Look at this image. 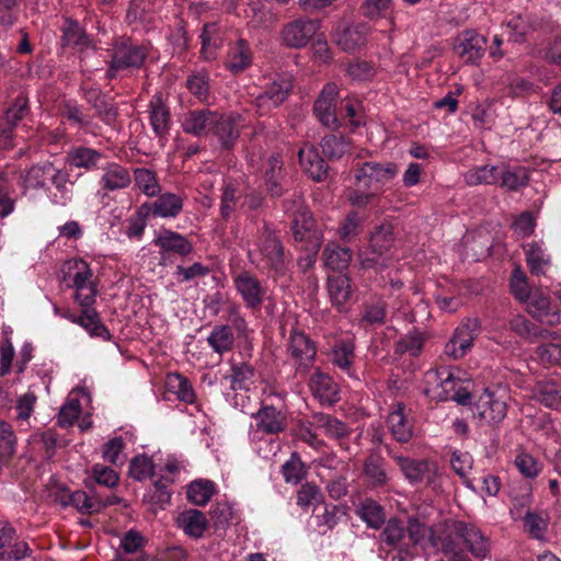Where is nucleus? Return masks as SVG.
<instances>
[{
	"instance_id": "obj_38",
	"label": "nucleus",
	"mask_w": 561,
	"mask_h": 561,
	"mask_svg": "<svg viewBox=\"0 0 561 561\" xmlns=\"http://www.w3.org/2000/svg\"><path fill=\"white\" fill-rule=\"evenodd\" d=\"M324 265L332 271L346 270L352 261L350 248L341 247L336 242H329L323 250Z\"/></svg>"
},
{
	"instance_id": "obj_32",
	"label": "nucleus",
	"mask_w": 561,
	"mask_h": 561,
	"mask_svg": "<svg viewBox=\"0 0 561 561\" xmlns=\"http://www.w3.org/2000/svg\"><path fill=\"white\" fill-rule=\"evenodd\" d=\"M176 522L187 536L195 539L202 538L209 525L205 514L194 508L182 512Z\"/></svg>"
},
{
	"instance_id": "obj_23",
	"label": "nucleus",
	"mask_w": 561,
	"mask_h": 561,
	"mask_svg": "<svg viewBox=\"0 0 561 561\" xmlns=\"http://www.w3.org/2000/svg\"><path fill=\"white\" fill-rule=\"evenodd\" d=\"M150 126L158 138L169 135L172 124L170 107L162 92H157L148 104Z\"/></svg>"
},
{
	"instance_id": "obj_34",
	"label": "nucleus",
	"mask_w": 561,
	"mask_h": 561,
	"mask_svg": "<svg viewBox=\"0 0 561 561\" xmlns=\"http://www.w3.org/2000/svg\"><path fill=\"white\" fill-rule=\"evenodd\" d=\"M201 56L206 60L216 58V51L224 44L220 27L217 22H207L203 25L201 33Z\"/></svg>"
},
{
	"instance_id": "obj_47",
	"label": "nucleus",
	"mask_w": 561,
	"mask_h": 561,
	"mask_svg": "<svg viewBox=\"0 0 561 561\" xmlns=\"http://www.w3.org/2000/svg\"><path fill=\"white\" fill-rule=\"evenodd\" d=\"M183 207V202L180 196L165 193L160 195L151 206L153 216L159 217H175Z\"/></svg>"
},
{
	"instance_id": "obj_20",
	"label": "nucleus",
	"mask_w": 561,
	"mask_h": 561,
	"mask_svg": "<svg viewBox=\"0 0 561 561\" xmlns=\"http://www.w3.org/2000/svg\"><path fill=\"white\" fill-rule=\"evenodd\" d=\"M454 49L467 64H477L485 53L486 38L473 30H465L457 36Z\"/></svg>"
},
{
	"instance_id": "obj_15",
	"label": "nucleus",
	"mask_w": 561,
	"mask_h": 561,
	"mask_svg": "<svg viewBox=\"0 0 561 561\" xmlns=\"http://www.w3.org/2000/svg\"><path fill=\"white\" fill-rule=\"evenodd\" d=\"M337 87L327 83L313 104V114L318 121L330 129H337L341 123L336 115Z\"/></svg>"
},
{
	"instance_id": "obj_21",
	"label": "nucleus",
	"mask_w": 561,
	"mask_h": 561,
	"mask_svg": "<svg viewBox=\"0 0 561 561\" xmlns=\"http://www.w3.org/2000/svg\"><path fill=\"white\" fill-rule=\"evenodd\" d=\"M233 284L247 308L259 309L261 307L265 289L256 276L249 271H242L233 278Z\"/></svg>"
},
{
	"instance_id": "obj_60",
	"label": "nucleus",
	"mask_w": 561,
	"mask_h": 561,
	"mask_svg": "<svg viewBox=\"0 0 561 561\" xmlns=\"http://www.w3.org/2000/svg\"><path fill=\"white\" fill-rule=\"evenodd\" d=\"M68 265H69V271L71 270H75L76 273L73 275V284L72 286L76 288L77 293H82L84 294L83 291L87 289L89 291V288L90 286H94L96 288V286L89 282L90 278L92 277V272H91V268L89 266V264L84 261V260H75V261H70L68 262Z\"/></svg>"
},
{
	"instance_id": "obj_18",
	"label": "nucleus",
	"mask_w": 561,
	"mask_h": 561,
	"mask_svg": "<svg viewBox=\"0 0 561 561\" xmlns=\"http://www.w3.org/2000/svg\"><path fill=\"white\" fill-rule=\"evenodd\" d=\"M263 184L271 198H279L286 194L284 162L279 153L270 156L263 165Z\"/></svg>"
},
{
	"instance_id": "obj_52",
	"label": "nucleus",
	"mask_w": 561,
	"mask_h": 561,
	"mask_svg": "<svg viewBox=\"0 0 561 561\" xmlns=\"http://www.w3.org/2000/svg\"><path fill=\"white\" fill-rule=\"evenodd\" d=\"M468 185L496 184L500 180V168L496 165H482L469 170L465 175Z\"/></svg>"
},
{
	"instance_id": "obj_26",
	"label": "nucleus",
	"mask_w": 561,
	"mask_h": 561,
	"mask_svg": "<svg viewBox=\"0 0 561 561\" xmlns=\"http://www.w3.org/2000/svg\"><path fill=\"white\" fill-rule=\"evenodd\" d=\"M310 389L322 404L332 405L340 400L339 386L333 378L317 369L310 378Z\"/></svg>"
},
{
	"instance_id": "obj_17",
	"label": "nucleus",
	"mask_w": 561,
	"mask_h": 561,
	"mask_svg": "<svg viewBox=\"0 0 561 561\" xmlns=\"http://www.w3.org/2000/svg\"><path fill=\"white\" fill-rule=\"evenodd\" d=\"M218 114L219 111L207 107L190 110L183 115L181 127L187 135L198 138L209 137Z\"/></svg>"
},
{
	"instance_id": "obj_57",
	"label": "nucleus",
	"mask_w": 561,
	"mask_h": 561,
	"mask_svg": "<svg viewBox=\"0 0 561 561\" xmlns=\"http://www.w3.org/2000/svg\"><path fill=\"white\" fill-rule=\"evenodd\" d=\"M187 90L202 103H206L210 96L209 76L199 71L187 77L185 83Z\"/></svg>"
},
{
	"instance_id": "obj_39",
	"label": "nucleus",
	"mask_w": 561,
	"mask_h": 561,
	"mask_svg": "<svg viewBox=\"0 0 561 561\" xmlns=\"http://www.w3.org/2000/svg\"><path fill=\"white\" fill-rule=\"evenodd\" d=\"M54 170V163L46 161L42 164H33L21 175V187L23 193L27 190H41L46 185V175Z\"/></svg>"
},
{
	"instance_id": "obj_64",
	"label": "nucleus",
	"mask_w": 561,
	"mask_h": 561,
	"mask_svg": "<svg viewBox=\"0 0 561 561\" xmlns=\"http://www.w3.org/2000/svg\"><path fill=\"white\" fill-rule=\"evenodd\" d=\"M153 469L154 466L151 458L146 455H138L131 459L128 473L135 480L142 481L153 477Z\"/></svg>"
},
{
	"instance_id": "obj_49",
	"label": "nucleus",
	"mask_w": 561,
	"mask_h": 561,
	"mask_svg": "<svg viewBox=\"0 0 561 561\" xmlns=\"http://www.w3.org/2000/svg\"><path fill=\"white\" fill-rule=\"evenodd\" d=\"M167 387L179 400L185 403H193L195 401L194 389L185 376L179 373L169 374L167 377Z\"/></svg>"
},
{
	"instance_id": "obj_8",
	"label": "nucleus",
	"mask_w": 561,
	"mask_h": 561,
	"mask_svg": "<svg viewBox=\"0 0 561 561\" xmlns=\"http://www.w3.org/2000/svg\"><path fill=\"white\" fill-rule=\"evenodd\" d=\"M507 413V405L504 400L489 389H485L472 405V414L480 425H497Z\"/></svg>"
},
{
	"instance_id": "obj_36",
	"label": "nucleus",
	"mask_w": 561,
	"mask_h": 561,
	"mask_svg": "<svg viewBox=\"0 0 561 561\" xmlns=\"http://www.w3.org/2000/svg\"><path fill=\"white\" fill-rule=\"evenodd\" d=\"M368 27L366 24H353L336 35V44L345 51H353L365 45Z\"/></svg>"
},
{
	"instance_id": "obj_53",
	"label": "nucleus",
	"mask_w": 561,
	"mask_h": 561,
	"mask_svg": "<svg viewBox=\"0 0 561 561\" xmlns=\"http://www.w3.org/2000/svg\"><path fill=\"white\" fill-rule=\"evenodd\" d=\"M282 473L286 482L294 484L306 478L308 469L297 451H293L290 458L282 466Z\"/></svg>"
},
{
	"instance_id": "obj_41",
	"label": "nucleus",
	"mask_w": 561,
	"mask_h": 561,
	"mask_svg": "<svg viewBox=\"0 0 561 561\" xmlns=\"http://www.w3.org/2000/svg\"><path fill=\"white\" fill-rule=\"evenodd\" d=\"M228 378L232 390H249L255 382V368L247 362L232 363Z\"/></svg>"
},
{
	"instance_id": "obj_30",
	"label": "nucleus",
	"mask_w": 561,
	"mask_h": 561,
	"mask_svg": "<svg viewBox=\"0 0 561 561\" xmlns=\"http://www.w3.org/2000/svg\"><path fill=\"white\" fill-rule=\"evenodd\" d=\"M257 420L256 427L268 435L283 432L286 428V416L273 405H263L255 414Z\"/></svg>"
},
{
	"instance_id": "obj_16",
	"label": "nucleus",
	"mask_w": 561,
	"mask_h": 561,
	"mask_svg": "<svg viewBox=\"0 0 561 561\" xmlns=\"http://www.w3.org/2000/svg\"><path fill=\"white\" fill-rule=\"evenodd\" d=\"M290 229L296 242H305L306 244L313 245V249L321 244L322 234L317 228L316 219L307 207L300 206L297 209L294 214Z\"/></svg>"
},
{
	"instance_id": "obj_7",
	"label": "nucleus",
	"mask_w": 561,
	"mask_h": 561,
	"mask_svg": "<svg viewBox=\"0 0 561 561\" xmlns=\"http://www.w3.org/2000/svg\"><path fill=\"white\" fill-rule=\"evenodd\" d=\"M96 295L98 289L94 286H90L87 294L78 293L75 295V299L82 307V310L81 314L78 318H73L72 321L84 328L91 336L110 341L112 335L108 329L101 321L99 312L92 308Z\"/></svg>"
},
{
	"instance_id": "obj_42",
	"label": "nucleus",
	"mask_w": 561,
	"mask_h": 561,
	"mask_svg": "<svg viewBox=\"0 0 561 561\" xmlns=\"http://www.w3.org/2000/svg\"><path fill=\"white\" fill-rule=\"evenodd\" d=\"M328 290L333 306L343 310L352 295L351 280L345 275L329 277Z\"/></svg>"
},
{
	"instance_id": "obj_40",
	"label": "nucleus",
	"mask_w": 561,
	"mask_h": 561,
	"mask_svg": "<svg viewBox=\"0 0 561 561\" xmlns=\"http://www.w3.org/2000/svg\"><path fill=\"white\" fill-rule=\"evenodd\" d=\"M234 342V334L228 324L215 325L207 337L208 345L219 355L232 351Z\"/></svg>"
},
{
	"instance_id": "obj_58",
	"label": "nucleus",
	"mask_w": 561,
	"mask_h": 561,
	"mask_svg": "<svg viewBox=\"0 0 561 561\" xmlns=\"http://www.w3.org/2000/svg\"><path fill=\"white\" fill-rule=\"evenodd\" d=\"M16 436L5 421L0 420V462L8 463L15 453Z\"/></svg>"
},
{
	"instance_id": "obj_19",
	"label": "nucleus",
	"mask_w": 561,
	"mask_h": 561,
	"mask_svg": "<svg viewBox=\"0 0 561 561\" xmlns=\"http://www.w3.org/2000/svg\"><path fill=\"white\" fill-rule=\"evenodd\" d=\"M319 20L298 19L287 23L282 31L283 43L287 47L301 48L316 35Z\"/></svg>"
},
{
	"instance_id": "obj_6",
	"label": "nucleus",
	"mask_w": 561,
	"mask_h": 561,
	"mask_svg": "<svg viewBox=\"0 0 561 561\" xmlns=\"http://www.w3.org/2000/svg\"><path fill=\"white\" fill-rule=\"evenodd\" d=\"M460 519L446 518L437 524H425V545L428 543L437 552L449 554L458 548L456 539L460 538Z\"/></svg>"
},
{
	"instance_id": "obj_22",
	"label": "nucleus",
	"mask_w": 561,
	"mask_h": 561,
	"mask_svg": "<svg viewBox=\"0 0 561 561\" xmlns=\"http://www.w3.org/2000/svg\"><path fill=\"white\" fill-rule=\"evenodd\" d=\"M299 163L304 172L314 182H323L329 176L330 167L316 146L306 144L298 151Z\"/></svg>"
},
{
	"instance_id": "obj_46",
	"label": "nucleus",
	"mask_w": 561,
	"mask_h": 561,
	"mask_svg": "<svg viewBox=\"0 0 561 561\" xmlns=\"http://www.w3.org/2000/svg\"><path fill=\"white\" fill-rule=\"evenodd\" d=\"M510 329L519 337L534 342L539 337H545L548 333L547 330L533 323L530 320L522 314H516L510 320Z\"/></svg>"
},
{
	"instance_id": "obj_11",
	"label": "nucleus",
	"mask_w": 561,
	"mask_h": 561,
	"mask_svg": "<svg viewBox=\"0 0 561 561\" xmlns=\"http://www.w3.org/2000/svg\"><path fill=\"white\" fill-rule=\"evenodd\" d=\"M291 90V77L278 76L277 79L267 84L265 90L254 100V104L260 112V115L279 107L287 100Z\"/></svg>"
},
{
	"instance_id": "obj_25",
	"label": "nucleus",
	"mask_w": 561,
	"mask_h": 561,
	"mask_svg": "<svg viewBox=\"0 0 561 561\" xmlns=\"http://www.w3.org/2000/svg\"><path fill=\"white\" fill-rule=\"evenodd\" d=\"M468 552L477 559H484L490 553V541L474 524L461 520L460 538Z\"/></svg>"
},
{
	"instance_id": "obj_13",
	"label": "nucleus",
	"mask_w": 561,
	"mask_h": 561,
	"mask_svg": "<svg viewBox=\"0 0 561 561\" xmlns=\"http://www.w3.org/2000/svg\"><path fill=\"white\" fill-rule=\"evenodd\" d=\"M460 385L461 379L455 377L448 368L443 367L426 373V388L424 392L438 401H448Z\"/></svg>"
},
{
	"instance_id": "obj_5",
	"label": "nucleus",
	"mask_w": 561,
	"mask_h": 561,
	"mask_svg": "<svg viewBox=\"0 0 561 561\" xmlns=\"http://www.w3.org/2000/svg\"><path fill=\"white\" fill-rule=\"evenodd\" d=\"M399 172L396 162L379 163L367 161L362 163L355 171V185L365 190H371L377 194L382 187L392 181Z\"/></svg>"
},
{
	"instance_id": "obj_29",
	"label": "nucleus",
	"mask_w": 561,
	"mask_h": 561,
	"mask_svg": "<svg viewBox=\"0 0 561 561\" xmlns=\"http://www.w3.org/2000/svg\"><path fill=\"white\" fill-rule=\"evenodd\" d=\"M104 154L93 148L85 146L72 147L66 153V163L72 168L84 169L85 171L95 170Z\"/></svg>"
},
{
	"instance_id": "obj_27",
	"label": "nucleus",
	"mask_w": 561,
	"mask_h": 561,
	"mask_svg": "<svg viewBox=\"0 0 561 561\" xmlns=\"http://www.w3.org/2000/svg\"><path fill=\"white\" fill-rule=\"evenodd\" d=\"M161 252L186 256L193 252L192 242L183 234L170 229H161L154 239Z\"/></svg>"
},
{
	"instance_id": "obj_10",
	"label": "nucleus",
	"mask_w": 561,
	"mask_h": 561,
	"mask_svg": "<svg viewBox=\"0 0 561 561\" xmlns=\"http://www.w3.org/2000/svg\"><path fill=\"white\" fill-rule=\"evenodd\" d=\"M479 331L480 321L477 318L465 319L445 345V354L453 359L462 358L473 345Z\"/></svg>"
},
{
	"instance_id": "obj_45",
	"label": "nucleus",
	"mask_w": 561,
	"mask_h": 561,
	"mask_svg": "<svg viewBox=\"0 0 561 561\" xmlns=\"http://www.w3.org/2000/svg\"><path fill=\"white\" fill-rule=\"evenodd\" d=\"M61 31L60 44L64 48L85 47L89 45V36L76 20L66 19Z\"/></svg>"
},
{
	"instance_id": "obj_14",
	"label": "nucleus",
	"mask_w": 561,
	"mask_h": 561,
	"mask_svg": "<svg viewBox=\"0 0 561 561\" xmlns=\"http://www.w3.org/2000/svg\"><path fill=\"white\" fill-rule=\"evenodd\" d=\"M216 121L210 136L217 138L221 150L233 149L240 138L242 116L233 112H219Z\"/></svg>"
},
{
	"instance_id": "obj_55",
	"label": "nucleus",
	"mask_w": 561,
	"mask_h": 561,
	"mask_svg": "<svg viewBox=\"0 0 561 561\" xmlns=\"http://www.w3.org/2000/svg\"><path fill=\"white\" fill-rule=\"evenodd\" d=\"M215 493L214 482L208 480L193 481L187 489V500L198 506L206 505Z\"/></svg>"
},
{
	"instance_id": "obj_24",
	"label": "nucleus",
	"mask_w": 561,
	"mask_h": 561,
	"mask_svg": "<svg viewBox=\"0 0 561 561\" xmlns=\"http://www.w3.org/2000/svg\"><path fill=\"white\" fill-rule=\"evenodd\" d=\"M363 476L373 488H382L389 481V463L379 449H370L363 463Z\"/></svg>"
},
{
	"instance_id": "obj_2",
	"label": "nucleus",
	"mask_w": 561,
	"mask_h": 561,
	"mask_svg": "<svg viewBox=\"0 0 561 561\" xmlns=\"http://www.w3.org/2000/svg\"><path fill=\"white\" fill-rule=\"evenodd\" d=\"M150 53L149 42H138L128 36L114 38L108 49L106 79H116L124 71L140 70L145 67Z\"/></svg>"
},
{
	"instance_id": "obj_28",
	"label": "nucleus",
	"mask_w": 561,
	"mask_h": 561,
	"mask_svg": "<svg viewBox=\"0 0 561 561\" xmlns=\"http://www.w3.org/2000/svg\"><path fill=\"white\" fill-rule=\"evenodd\" d=\"M404 410V404L398 403L387 420L391 435L401 444L410 442L414 432L412 420L405 415Z\"/></svg>"
},
{
	"instance_id": "obj_12",
	"label": "nucleus",
	"mask_w": 561,
	"mask_h": 561,
	"mask_svg": "<svg viewBox=\"0 0 561 561\" xmlns=\"http://www.w3.org/2000/svg\"><path fill=\"white\" fill-rule=\"evenodd\" d=\"M82 99L94 110V116L113 126L118 117V106L100 88L81 85Z\"/></svg>"
},
{
	"instance_id": "obj_63",
	"label": "nucleus",
	"mask_w": 561,
	"mask_h": 561,
	"mask_svg": "<svg viewBox=\"0 0 561 561\" xmlns=\"http://www.w3.org/2000/svg\"><path fill=\"white\" fill-rule=\"evenodd\" d=\"M62 114L71 125L77 126L83 130H89L95 126L93 123V116L84 114L81 107L76 103H66Z\"/></svg>"
},
{
	"instance_id": "obj_9",
	"label": "nucleus",
	"mask_w": 561,
	"mask_h": 561,
	"mask_svg": "<svg viewBox=\"0 0 561 561\" xmlns=\"http://www.w3.org/2000/svg\"><path fill=\"white\" fill-rule=\"evenodd\" d=\"M288 352L295 360L296 371L304 375L311 367L317 348L304 331L294 328L289 333Z\"/></svg>"
},
{
	"instance_id": "obj_44",
	"label": "nucleus",
	"mask_w": 561,
	"mask_h": 561,
	"mask_svg": "<svg viewBox=\"0 0 561 561\" xmlns=\"http://www.w3.org/2000/svg\"><path fill=\"white\" fill-rule=\"evenodd\" d=\"M355 358V346L350 341H340L335 343L331 351V362L344 370L348 376L353 375V364Z\"/></svg>"
},
{
	"instance_id": "obj_4",
	"label": "nucleus",
	"mask_w": 561,
	"mask_h": 561,
	"mask_svg": "<svg viewBox=\"0 0 561 561\" xmlns=\"http://www.w3.org/2000/svg\"><path fill=\"white\" fill-rule=\"evenodd\" d=\"M393 244V227L390 222H383L375 227L370 233L367 251L360 254V266L365 270L388 267Z\"/></svg>"
},
{
	"instance_id": "obj_62",
	"label": "nucleus",
	"mask_w": 561,
	"mask_h": 561,
	"mask_svg": "<svg viewBox=\"0 0 561 561\" xmlns=\"http://www.w3.org/2000/svg\"><path fill=\"white\" fill-rule=\"evenodd\" d=\"M134 179L136 185L147 196H154L158 194L160 186L153 171L146 168H137L134 171Z\"/></svg>"
},
{
	"instance_id": "obj_35",
	"label": "nucleus",
	"mask_w": 561,
	"mask_h": 561,
	"mask_svg": "<svg viewBox=\"0 0 561 561\" xmlns=\"http://www.w3.org/2000/svg\"><path fill=\"white\" fill-rule=\"evenodd\" d=\"M252 61L251 48L245 39H239L229 49L225 62L226 68L237 75L244 71Z\"/></svg>"
},
{
	"instance_id": "obj_1",
	"label": "nucleus",
	"mask_w": 561,
	"mask_h": 561,
	"mask_svg": "<svg viewBox=\"0 0 561 561\" xmlns=\"http://www.w3.org/2000/svg\"><path fill=\"white\" fill-rule=\"evenodd\" d=\"M425 523L417 517H408L405 524L398 517H391L379 534V542L382 548L397 551L394 560L411 561L419 557V549L425 551Z\"/></svg>"
},
{
	"instance_id": "obj_50",
	"label": "nucleus",
	"mask_w": 561,
	"mask_h": 561,
	"mask_svg": "<svg viewBox=\"0 0 561 561\" xmlns=\"http://www.w3.org/2000/svg\"><path fill=\"white\" fill-rule=\"evenodd\" d=\"M357 515L374 529L381 528L387 522L383 507L373 500H366L357 510Z\"/></svg>"
},
{
	"instance_id": "obj_3",
	"label": "nucleus",
	"mask_w": 561,
	"mask_h": 561,
	"mask_svg": "<svg viewBox=\"0 0 561 561\" xmlns=\"http://www.w3.org/2000/svg\"><path fill=\"white\" fill-rule=\"evenodd\" d=\"M255 247L266 267L277 276L285 275L290 256L272 224L263 221L257 230Z\"/></svg>"
},
{
	"instance_id": "obj_43",
	"label": "nucleus",
	"mask_w": 561,
	"mask_h": 561,
	"mask_svg": "<svg viewBox=\"0 0 561 561\" xmlns=\"http://www.w3.org/2000/svg\"><path fill=\"white\" fill-rule=\"evenodd\" d=\"M524 249L526 263L531 275H543L546 273V268L550 265V256L537 242H530L526 244Z\"/></svg>"
},
{
	"instance_id": "obj_48",
	"label": "nucleus",
	"mask_w": 561,
	"mask_h": 561,
	"mask_svg": "<svg viewBox=\"0 0 561 561\" xmlns=\"http://www.w3.org/2000/svg\"><path fill=\"white\" fill-rule=\"evenodd\" d=\"M387 318V305L382 301L364 305L359 314V327L367 330L370 327L382 325Z\"/></svg>"
},
{
	"instance_id": "obj_33",
	"label": "nucleus",
	"mask_w": 561,
	"mask_h": 561,
	"mask_svg": "<svg viewBox=\"0 0 561 561\" xmlns=\"http://www.w3.org/2000/svg\"><path fill=\"white\" fill-rule=\"evenodd\" d=\"M320 147L329 161H337L351 152L352 140L343 134H329L321 139Z\"/></svg>"
},
{
	"instance_id": "obj_61",
	"label": "nucleus",
	"mask_w": 561,
	"mask_h": 561,
	"mask_svg": "<svg viewBox=\"0 0 561 561\" xmlns=\"http://www.w3.org/2000/svg\"><path fill=\"white\" fill-rule=\"evenodd\" d=\"M68 496V503L82 514L100 513V502L98 495L89 496L84 491L78 490L71 492Z\"/></svg>"
},
{
	"instance_id": "obj_31",
	"label": "nucleus",
	"mask_w": 561,
	"mask_h": 561,
	"mask_svg": "<svg viewBox=\"0 0 561 561\" xmlns=\"http://www.w3.org/2000/svg\"><path fill=\"white\" fill-rule=\"evenodd\" d=\"M100 183L102 190L113 192L128 187L131 183V178L127 168L119 163L111 162L103 168Z\"/></svg>"
},
{
	"instance_id": "obj_59",
	"label": "nucleus",
	"mask_w": 561,
	"mask_h": 561,
	"mask_svg": "<svg viewBox=\"0 0 561 561\" xmlns=\"http://www.w3.org/2000/svg\"><path fill=\"white\" fill-rule=\"evenodd\" d=\"M536 396L546 407L557 408L561 404V383L552 380L539 382Z\"/></svg>"
},
{
	"instance_id": "obj_54",
	"label": "nucleus",
	"mask_w": 561,
	"mask_h": 561,
	"mask_svg": "<svg viewBox=\"0 0 561 561\" xmlns=\"http://www.w3.org/2000/svg\"><path fill=\"white\" fill-rule=\"evenodd\" d=\"M508 30L510 41L514 43H524L526 41V34L535 30V23L527 15H515L505 23Z\"/></svg>"
},
{
	"instance_id": "obj_51",
	"label": "nucleus",
	"mask_w": 561,
	"mask_h": 561,
	"mask_svg": "<svg viewBox=\"0 0 561 561\" xmlns=\"http://www.w3.org/2000/svg\"><path fill=\"white\" fill-rule=\"evenodd\" d=\"M424 345V339L417 330H412L402 335L396 343L393 352L396 355L402 356L409 354L410 356H419Z\"/></svg>"
},
{
	"instance_id": "obj_37",
	"label": "nucleus",
	"mask_w": 561,
	"mask_h": 561,
	"mask_svg": "<svg viewBox=\"0 0 561 561\" xmlns=\"http://www.w3.org/2000/svg\"><path fill=\"white\" fill-rule=\"evenodd\" d=\"M394 460L399 465L404 477L410 483H421L425 476L431 471V462L426 459H413L410 457L396 456Z\"/></svg>"
},
{
	"instance_id": "obj_56",
	"label": "nucleus",
	"mask_w": 561,
	"mask_h": 561,
	"mask_svg": "<svg viewBox=\"0 0 561 561\" xmlns=\"http://www.w3.org/2000/svg\"><path fill=\"white\" fill-rule=\"evenodd\" d=\"M241 194L234 183H227L221 190L220 196V216L228 221L237 210Z\"/></svg>"
}]
</instances>
